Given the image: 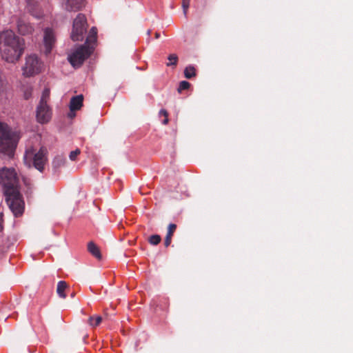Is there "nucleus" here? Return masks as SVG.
<instances>
[{"label": "nucleus", "instance_id": "1", "mask_svg": "<svg viewBox=\"0 0 353 353\" xmlns=\"http://www.w3.org/2000/svg\"><path fill=\"white\" fill-rule=\"evenodd\" d=\"M0 184L3 186L6 202L15 216L23 213L24 202L19 192V179L13 168L0 170Z\"/></svg>", "mask_w": 353, "mask_h": 353}, {"label": "nucleus", "instance_id": "2", "mask_svg": "<svg viewBox=\"0 0 353 353\" xmlns=\"http://www.w3.org/2000/svg\"><path fill=\"white\" fill-rule=\"evenodd\" d=\"M25 49L23 39L20 38L12 30L0 32V53L2 59L8 63L18 61Z\"/></svg>", "mask_w": 353, "mask_h": 353}, {"label": "nucleus", "instance_id": "3", "mask_svg": "<svg viewBox=\"0 0 353 353\" xmlns=\"http://www.w3.org/2000/svg\"><path fill=\"white\" fill-rule=\"evenodd\" d=\"M19 139V136L16 132L8 125L0 123V153L12 157Z\"/></svg>", "mask_w": 353, "mask_h": 353}, {"label": "nucleus", "instance_id": "4", "mask_svg": "<svg viewBox=\"0 0 353 353\" xmlns=\"http://www.w3.org/2000/svg\"><path fill=\"white\" fill-rule=\"evenodd\" d=\"M48 150L45 147H41L39 151L30 148L26 150L24 154V163L28 167L33 165L39 171L42 172L44 165L48 161Z\"/></svg>", "mask_w": 353, "mask_h": 353}, {"label": "nucleus", "instance_id": "5", "mask_svg": "<svg viewBox=\"0 0 353 353\" xmlns=\"http://www.w3.org/2000/svg\"><path fill=\"white\" fill-rule=\"evenodd\" d=\"M93 51V46L81 45L69 55L68 60L72 66L79 68L92 54Z\"/></svg>", "mask_w": 353, "mask_h": 353}, {"label": "nucleus", "instance_id": "6", "mask_svg": "<svg viewBox=\"0 0 353 353\" xmlns=\"http://www.w3.org/2000/svg\"><path fill=\"white\" fill-rule=\"evenodd\" d=\"M87 30V20L84 14H79L73 21L71 39L74 41H82Z\"/></svg>", "mask_w": 353, "mask_h": 353}, {"label": "nucleus", "instance_id": "7", "mask_svg": "<svg viewBox=\"0 0 353 353\" xmlns=\"http://www.w3.org/2000/svg\"><path fill=\"white\" fill-rule=\"evenodd\" d=\"M22 70L24 76L28 77L34 76L41 72V63L36 55L28 56Z\"/></svg>", "mask_w": 353, "mask_h": 353}, {"label": "nucleus", "instance_id": "8", "mask_svg": "<svg viewBox=\"0 0 353 353\" xmlns=\"http://www.w3.org/2000/svg\"><path fill=\"white\" fill-rule=\"evenodd\" d=\"M51 118V110L47 103H39L37 110V119L41 123L48 122Z\"/></svg>", "mask_w": 353, "mask_h": 353}, {"label": "nucleus", "instance_id": "9", "mask_svg": "<svg viewBox=\"0 0 353 353\" xmlns=\"http://www.w3.org/2000/svg\"><path fill=\"white\" fill-rule=\"evenodd\" d=\"M44 45L46 48V54L50 53L55 42V36L53 30L50 28H46L44 30Z\"/></svg>", "mask_w": 353, "mask_h": 353}, {"label": "nucleus", "instance_id": "10", "mask_svg": "<svg viewBox=\"0 0 353 353\" xmlns=\"http://www.w3.org/2000/svg\"><path fill=\"white\" fill-rule=\"evenodd\" d=\"M65 9L70 12H77L84 6V0H66Z\"/></svg>", "mask_w": 353, "mask_h": 353}, {"label": "nucleus", "instance_id": "11", "mask_svg": "<svg viewBox=\"0 0 353 353\" xmlns=\"http://www.w3.org/2000/svg\"><path fill=\"white\" fill-rule=\"evenodd\" d=\"M17 27L18 32L23 35L30 34L33 31V28L30 23L23 19L17 20Z\"/></svg>", "mask_w": 353, "mask_h": 353}, {"label": "nucleus", "instance_id": "12", "mask_svg": "<svg viewBox=\"0 0 353 353\" xmlns=\"http://www.w3.org/2000/svg\"><path fill=\"white\" fill-rule=\"evenodd\" d=\"M83 96L82 94L72 97L70 101V110L71 112L77 111L83 106Z\"/></svg>", "mask_w": 353, "mask_h": 353}, {"label": "nucleus", "instance_id": "13", "mask_svg": "<svg viewBox=\"0 0 353 353\" xmlns=\"http://www.w3.org/2000/svg\"><path fill=\"white\" fill-rule=\"evenodd\" d=\"M176 229V225L174 223H170L168 227V232L164 241V245L165 247H168L172 241V236Z\"/></svg>", "mask_w": 353, "mask_h": 353}, {"label": "nucleus", "instance_id": "14", "mask_svg": "<svg viewBox=\"0 0 353 353\" xmlns=\"http://www.w3.org/2000/svg\"><path fill=\"white\" fill-rule=\"evenodd\" d=\"M88 252L97 259H101V254L99 248L92 241L88 243Z\"/></svg>", "mask_w": 353, "mask_h": 353}, {"label": "nucleus", "instance_id": "15", "mask_svg": "<svg viewBox=\"0 0 353 353\" xmlns=\"http://www.w3.org/2000/svg\"><path fill=\"white\" fill-rule=\"evenodd\" d=\"M65 163V158L63 155L56 156L52 161V167L58 169L63 166Z\"/></svg>", "mask_w": 353, "mask_h": 353}, {"label": "nucleus", "instance_id": "16", "mask_svg": "<svg viewBox=\"0 0 353 353\" xmlns=\"http://www.w3.org/2000/svg\"><path fill=\"white\" fill-rule=\"evenodd\" d=\"M57 293L61 299H65L68 294H70L71 298L75 296V292H70V288H57Z\"/></svg>", "mask_w": 353, "mask_h": 353}, {"label": "nucleus", "instance_id": "17", "mask_svg": "<svg viewBox=\"0 0 353 353\" xmlns=\"http://www.w3.org/2000/svg\"><path fill=\"white\" fill-rule=\"evenodd\" d=\"M184 76L187 79H191L196 76V69L192 65L187 66L184 70Z\"/></svg>", "mask_w": 353, "mask_h": 353}, {"label": "nucleus", "instance_id": "18", "mask_svg": "<svg viewBox=\"0 0 353 353\" xmlns=\"http://www.w3.org/2000/svg\"><path fill=\"white\" fill-rule=\"evenodd\" d=\"M102 321V317L100 316H90L88 319V323L90 326L95 327L98 326Z\"/></svg>", "mask_w": 353, "mask_h": 353}, {"label": "nucleus", "instance_id": "19", "mask_svg": "<svg viewBox=\"0 0 353 353\" xmlns=\"http://www.w3.org/2000/svg\"><path fill=\"white\" fill-rule=\"evenodd\" d=\"M161 241V237L159 234L151 235L148 239V242L153 245H158Z\"/></svg>", "mask_w": 353, "mask_h": 353}, {"label": "nucleus", "instance_id": "20", "mask_svg": "<svg viewBox=\"0 0 353 353\" xmlns=\"http://www.w3.org/2000/svg\"><path fill=\"white\" fill-rule=\"evenodd\" d=\"M170 62L167 63V66H176L178 62V57L176 54H171L168 57Z\"/></svg>", "mask_w": 353, "mask_h": 353}, {"label": "nucleus", "instance_id": "21", "mask_svg": "<svg viewBox=\"0 0 353 353\" xmlns=\"http://www.w3.org/2000/svg\"><path fill=\"white\" fill-rule=\"evenodd\" d=\"M49 98H50V90L48 88H45L44 90L43 91L42 96H41L39 103H47Z\"/></svg>", "mask_w": 353, "mask_h": 353}, {"label": "nucleus", "instance_id": "22", "mask_svg": "<svg viewBox=\"0 0 353 353\" xmlns=\"http://www.w3.org/2000/svg\"><path fill=\"white\" fill-rule=\"evenodd\" d=\"M190 86V83L186 81H182L179 83L177 91L181 93L183 90H188Z\"/></svg>", "mask_w": 353, "mask_h": 353}, {"label": "nucleus", "instance_id": "23", "mask_svg": "<svg viewBox=\"0 0 353 353\" xmlns=\"http://www.w3.org/2000/svg\"><path fill=\"white\" fill-rule=\"evenodd\" d=\"M97 42V37L94 36L88 35L86 38L85 43L83 45L93 46L94 48V44Z\"/></svg>", "mask_w": 353, "mask_h": 353}, {"label": "nucleus", "instance_id": "24", "mask_svg": "<svg viewBox=\"0 0 353 353\" xmlns=\"http://www.w3.org/2000/svg\"><path fill=\"white\" fill-rule=\"evenodd\" d=\"M6 87V80L4 75L0 74V95L4 92Z\"/></svg>", "mask_w": 353, "mask_h": 353}, {"label": "nucleus", "instance_id": "25", "mask_svg": "<svg viewBox=\"0 0 353 353\" xmlns=\"http://www.w3.org/2000/svg\"><path fill=\"white\" fill-rule=\"evenodd\" d=\"M159 116H163L165 117V119L163 120L162 121V123L163 125H167L168 123V112L164 110V109H162L159 111Z\"/></svg>", "mask_w": 353, "mask_h": 353}, {"label": "nucleus", "instance_id": "26", "mask_svg": "<svg viewBox=\"0 0 353 353\" xmlns=\"http://www.w3.org/2000/svg\"><path fill=\"white\" fill-rule=\"evenodd\" d=\"M190 0H182V8L184 14L186 16Z\"/></svg>", "mask_w": 353, "mask_h": 353}, {"label": "nucleus", "instance_id": "27", "mask_svg": "<svg viewBox=\"0 0 353 353\" xmlns=\"http://www.w3.org/2000/svg\"><path fill=\"white\" fill-rule=\"evenodd\" d=\"M81 153V151L79 149H76L75 150H73L70 152L69 157L71 161H75L77 159V157Z\"/></svg>", "mask_w": 353, "mask_h": 353}, {"label": "nucleus", "instance_id": "28", "mask_svg": "<svg viewBox=\"0 0 353 353\" xmlns=\"http://www.w3.org/2000/svg\"><path fill=\"white\" fill-rule=\"evenodd\" d=\"M32 95V88H28L24 91V98L29 99Z\"/></svg>", "mask_w": 353, "mask_h": 353}, {"label": "nucleus", "instance_id": "29", "mask_svg": "<svg viewBox=\"0 0 353 353\" xmlns=\"http://www.w3.org/2000/svg\"><path fill=\"white\" fill-rule=\"evenodd\" d=\"M88 34L90 36H94V37H97V29L95 27H92L90 29Z\"/></svg>", "mask_w": 353, "mask_h": 353}, {"label": "nucleus", "instance_id": "30", "mask_svg": "<svg viewBox=\"0 0 353 353\" xmlns=\"http://www.w3.org/2000/svg\"><path fill=\"white\" fill-rule=\"evenodd\" d=\"M57 287H69V284L65 281H59L57 283Z\"/></svg>", "mask_w": 353, "mask_h": 353}, {"label": "nucleus", "instance_id": "31", "mask_svg": "<svg viewBox=\"0 0 353 353\" xmlns=\"http://www.w3.org/2000/svg\"><path fill=\"white\" fill-rule=\"evenodd\" d=\"M36 2V0H27V3L30 5L34 4Z\"/></svg>", "mask_w": 353, "mask_h": 353}, {"label": "nucleus", "instance_id": "32", "mask_svg": "<svg viewBox=\"0 0 353 353\" xmlns=\"http://www.w3.org/2000/svg\"><path fill=\"white\" fill-rule=\"evenodd\" d=\"M159 37H160L159 33L157 32V33L155 34V37H156L157 39H158Z\"/></svg>", "mask_w": 353, "mask_h": 353}]
</instances>
